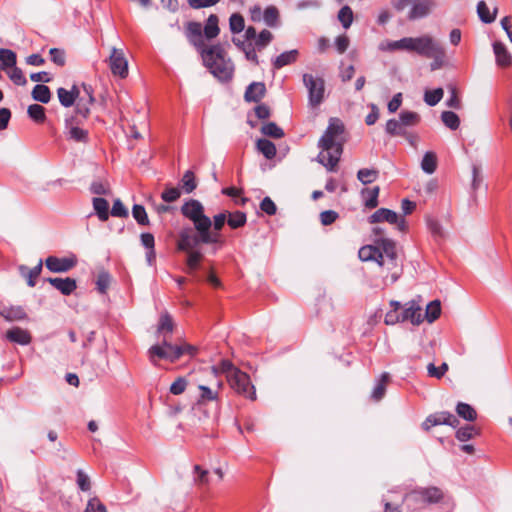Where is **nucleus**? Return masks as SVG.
I'll list each match as a JSON object with an SVG mask.
<instances>
[{
  "instance_id": "1",
  "label": "nucleus",
  "mask_w": 512,
  "mask_h": 512,
  "mask_svg": "<svg viewBox=\"0 0 512 512\" xmlns=\"http://www.w3.org/2000/svg\"><path fill=\"white\" fill-rule=\"evenodd\" d=\"M345 127L339 118H331L329 125L319 139L318 147L321 152L317 161L324 165L328 171H335L343 153Z\"/></svg>"
},
{
  "instance_id": "2",
  "label": "nucleus",
  "mask_w": 512,
  "mask_h": 512,
  "mask_svg": "<svg viewBox=\"0 0 512 512\" xmlns=\"http://www.w3.org/2000/svg\"><path fill=\"white\" fill-rule=\"evenodd\" d=\"M358 256L361 261H375L388 270L398 267L396 243L389 238H379L375 245H366L359 249Z\"/></svg>"
},
{
  "instance_id": "3",
  "label": "nucleus",
  "mask_w": 512,
  "mask_h": 512,
  "mask_svg": "<svg viewBox=\"0 0 512 512\" xmlns=\"http://www.w3.org/2000/svg\"><path fill=\"white\" fill-rule=\"evenodd\" d=\"M201 57L204 65L218 80L228 82L232 79L234 65L231 59L226 57L225 50L221 44H215L207 49H202Z\"/></svg>"
},
{
  "instance_id": "4",
  "label": "nucleus",
  "mask_w": 512,
  "mask_h": 512,
  "mask_svg": "<svg viewBox=\"0 0 512 512\" xmlns=\"http://www.w3.org/2000/svg\"><path fill=\"white\" fill-rule=\"evenodd\" d=\"M161 343L152 345L148 349V357L152 364H157V359L167 360L174 363L179 360L178 344L170 342V335L163 334Z\"/></svg>"
},
{
  "instance_id": "5",
  "label": "nucleus",
  "mask_w": 512,
  "mask_h": 512,
  "mask_svg": "<svg viewBox=\"0 0 512 512\" xmlns=\"http://www.w3.org/2000/svg\"><path fill=\"white\" fill-rule=\"evenodd\" d=\"M181 213L191 220L195 230L198 232L212 220L204 214V206L196 199H190L181 206Z\"/></svg>"
},
{
  "instance_id": "6",
  "label": "nucleus",
  "mask_w": 512,
  "mask_h": 512,
  "mask_svg": "<svg viewBox=\"0 0 512 512\" xmlns=\"http://www.w3.org/2000/svg\"><path fill=\"white\" fill-rule=\"evenodd\" d=\"M399 43L402 45L404 51L415 52L426 57L436 45L437 41L429 35H423L420 37H404L400 39Z\"/></svg>"
},
{
  "instance_id": "7",
  "label": "nucleus",
  "mask_w": 512,
  "mask_h": 512,
  "mask_svg": "<svg viewBox=\"0 0 512 512\" xmlns=\"http://www.w3.org/2000/svg\"><path fill=\"white\" fill-rule=\"evenodd\" d=\"M228 383L237 394L252 401L256 400L255 387L247 373L241 370L234 372V375L229 377Z\"/></svg>"
},
{
  "instance_id": "8",
  "label": "nucleus",
  "mask_w": 512,
  "mask_h": 512,
  "mask_svg": "<svg viewBox=\"0 0 512 512\" xmlns=\"http://www.w3.org/2000/svg\"><path fill=\"white\" fill-rule=\"evenodd\" d=\"M303 83L308 89L309 104L312 107L320 105L324 99L325 82L322 78L314 77L311 74L303 75Z\"/></svg>"
},
{
  "instance_id": "9",
  "label": "nucleus",
  "mask_w": 512,
  "mask_h": 512,
  "mask_svg": "<svg viewBox=\"0 0 512 512\" xmlns=\"http://www.w3.org/2000/svg\"><path fill=\"white\" fill-rule=\"evenodd\" d=\"M82 91L79 90V96L75 102V115L79 118L81 116L87 119L90 114V107L95 102L94 90L91 85L83 83L81 85Z\"/></svg>"
},
{
  "instance_id": "10",
  "label": "nucleus",
  "mask_w": 512,
  "mask_h": 512,
  "mask_svg": "<svg viewBox=\"0 0 512 512\" xmlns=\"http://www.w3.org/2000/svg\"><path fill=\"white\" fill-rule=\"evenodd\" d=\"M368 222L370 224L381 222L396 224L397 229L401 232H404L407 229L406 220L403 217H400L396 212L387 208H380L375 211L371 216H369Z\"/></svg>"
},
{
  "instance_id": "11",
  "label": "nucleus",
  "mask_w": 512,
  "mask_h": 512,
  "mask_svg": "<svg viewBox=\"0 0 512 512\" xmlns=\"http://www.w3.org/2000/svg\"><path fill=\"white\" fill-rule=\"evenodd\" d=\"M443 492L435 486L419 488L409 493L406 498L416 503L435 504L443 499Z\"/></svg>"
},
{
  "instance_id": "12",
  "label": "nucleus",
  "mask_w": 512,
  "mask_h": 512,
  "mask_svg": "<svg viewBox=\"0 0 512 512\" xmlns=\"http://www.w3.org/2000/svg\"><path fill=\"white\" fill-rule=\"evenodd\" d=\"M199 236L200 232H197L195 228L185 227L181 229L177 240L178 250L184 252L197 250L196 248L202 244Z\"/></svg>"
},
{
  "instance_id": "13",
  "label": "nucleus",
  "mask_w": 512,
  "mask_h": 512,
  "mask_svg": "<svg viewBox=\"0 0 512 512\" xmlns=\"http://www.w3.org/2000/svg\"><path fill=\"white\" fill-rule=\"evenodd\" d=\"M82 121L77 116H70L65 119V134L67 139L87 143L89 140L88 130L80 127Z\"/></svg>"
},
{
  "instance_id": "14",
  "label": "nucleus",
  "mask_w": 512,
  "mask_h": 512,
  "mask_svg": "<svg viewBox=\"0 0 512 512\" xmlns=\"http://www.w3.org/2000/svg\"><path fill=\"white\" fill-rule=\"evenodd\" d=\"M438 425H449L456 428L459 425L458 418L448 411L436 412L429 415L422 423V429L428 432L432 427Z\"/></svg>"
},
{
  "instance_id": "15",
  "label": "nucleus",
  "mask_w": 512,
  "mask_h": 512,
  "mask_svg": "<svg viewBox=\"0 0 512 512\" xmlns=\"http://www.w3.org/2000/svg\"><path fill=\"white\" fill-rule=\"evenodd\" d=\"M109 67L115 76L126 78L128 75V62L121 49L113 47L109 57Z\"/></svg>"
},
{
  "instance_id": "16",
  "label": "nucleus",
  "mask_w": 512,
  "mask_h": 512,
  "mask_svg": "<svg viewBox=\"0 0 512 512\" xmlns=\"http://www.w3.org/2000/svg\"><path fill=\"white\" fill-rule=\"evenodd\" d=\"M185 36L189 43L202 54V49H207L203 40L202 25L199 22L189 21L185 25Z\"/></svg>"
},
{
  "instance_id": "17",
  "label": "nucleus",
  "mask_w": 512,
  "mask_h": 512,
  "mask_svg": "<svg viewBox=\"0 0 512 512\" xmlns=\"http://www.w3.org/2000/svg\"><path fill=\"white\" fill-rule=\"evenodd\" d=\"M77 264L75 257L49 256L45 259L46 268L53 273H65L74 268Z\"/></svg>"
},
{
  "instance_id": "18",
  "label": "nucleus",
  "mask_w": 512,
  "mask_h": 512,
  "mask_svg": "<svg viewBox=\"0 0 512 512\" xmlns=\"http://www.w3.org/2000/svg\"><path fill=\"white\" fill-rule=\"evenodd\" d=\"M435 7L433 0H414L408 18L410 20L426 17Z\"/></svg>"
},
{
  "instance_id": "19",
  "label": "nucleus",
  "mask_w": 512,
  "mask_h": 512,
  "mask_svg": "<svg viewBox=\"0 0 512 512\" xmlns=\"http://www.w3.org/2000/svg\"><path fill=\"white\" fill-rule=\"evenodd\" d=\"M46 281L50 283L55 289L60 291L63 295L68 296L72 294L77 288L76 280L70 277L66 278H47Z\"/></svg>"
},
{
  "instance_id": "20",
  "label": "nucleus",
  "mask_w": 512,
  "mask_h": 512,
  "mask_svg": "<svg viewBox=\"0 0 512 512\" xmlns=\"http://www.w3.org/2000/svg\"><path fill=\"white\" fill-rule=\"evenodd\" d=\"M5 338L10 342L19 345H29L32 341L30 332L17 326L7 330Z\"/></svg>"
},
{
  "instance_id": "21",
  "label": "nucleus",
  "mask_w": 512,
  "mask_h": 512,
  "mask_svg": "<svg viewBox=\"0 0 512 512\" xmlns=\"http://www.w3.org/2000/svg\"><path fill=\"white\" fill-rule=\"evenodd\" d=\"M211 228L212 221L198 231L200 232V241H202V244L222 246L224 244V240L221 237L220 231L211 230Z\"/></svg>"
},
{
  "instance_id": "22",
  "label": "nucleus",
  "mask_w": 512,
  "mask_h": 512,
  "mask_svg": "<svg viewBox=\"0 0 512 512\" xmlns=\"http://www.w3.org/2000/svg\"><path fill=\"white\" fill-rule=\"evenodd\" d=\"M421 310V307L415 301L408 302L405 309L401 312L402 321L409 320L412 324L419 325L423 321Z\"/></svg>"
},
{
  "instance_id": "23",
  "label": "nucleus",
  "mask_w": 512,
  "mask_h": 512,
  "mask_svg": "<svg viewBox=\"0 0 512 512\" xmlns=\"http://www.w3.org/2000/svg\"><path fill=\"white\" fill-rule=\"evenodd\" d=\"M0 316H2L8 322L27 319V313L22 306L0 305Z\"/></svg>"
},
{
  "instance_id": "24",
  "label": "nucleus",
  "mask_w": 512,
  "mask_h": 512,
  "mask_svg": "<svg viewBox=\"0 0 512 512\" xmlns=\"http://www.w3.org/2000/svg\"><path fill=\"white\" fill-rule=\"evenodd\" d=\"M493 51L498 66L506 68L512 64V55L502 42L495 41L493 43Z\"/></svg>"
},
{
  "instance_id": "25",
  "label": "nucleus",
  "mask_w": 512,
  "mask_h": 512,
  "mask_svg": "<svg viewBox=\"0 0 512 512\" xmlns=\"http://www.w3.org/2000/svg\"><path fill=\"white\" fill-rule=\"evenodd\" d=\"M57 96L63 107H71L75 104L76 99L79 96V87L73 85L71 90L60 87L57 89Z\"/></svg>"
},
{
  "instance_id": "26",
  "label": "nucleus",
  "mask_w": 512,
  "mask_h": 512,
  "mask_svg": "<svg viewBox=\"0 0 512 512\" xmlns=\"http://www.w3.org/2000/svg\"><path fill=\"white\" fill-rule=\"evenodd\" d=\"M18 269L20 275L26 279L28 286L34 287L36 285V279L42 272L43 261L40 259L38 264L33 268H29L25 265H20Z\"/></svg>"
},
{
  "instance_id": "27",
  "label": "nucleus",
  "mask_w": 512,
  "mask_h": 512,
  "mask_svg": "<svg viewBox=\"0 0 512 512\" xmlns=\"http://www.w3.org/2000/svg\"><path fill=\"white\" fill-rule=\"evenodd\" d=\"M266 94L263 82H252L245 91L244 99L247 102H259Z\"/></svg>"
},
{
  "instance_id": "28",
  "label": "nucleus",
  "mask_w": 512,
  "mask_h": 512,
  "mask_svg": "<svg viewBox=\"0 0 512 512\" xmlns=\"http://www.w3.org/2000/svg\"><path fill=\"white\" fill-rule=\"evenodd\" d=\"M445 55V49L439 42H437L436 45L432 48V50L429 52V54L426 56V58H430L433 60L430 63L431 71L438 70L444 65Z\"/></svg>"
},
{
  "instance_id": "29",
  "label": "nucleus",
  "mask_w": 512,
  "mask_h": 512,
  "mask_svg": "<svg viewBox=\"0 0 512 512\" xmlns=\"http://www.w3.org/2000/svg\"><path fill=\"white\" fill-rule=\"evenodd\" d=\"M299 52L296 49L286 51L277 56L272 64L275 69H281L282 67L294 63L298 58Z\"/></svg>"
},
{
  "instance_id": "30",
  "label": "nucleus",
  "mask_w": 512,
  "mask_h": 512,
  "mask_svg": "<svg viewBox=\"0 0 512 512\" xmlns=\"http://www.w3.org/2000/svg\"><path fill=\"white\" fill-rule=\"evenodd\" d=\"M498 13V8L495 7L493 12H490L485 1L481 0L477 3V14L480 20L485 24H490L495 21Z\"/></svg>"
},
{
  "instance_id": "31",
  "label": "nucleus",
  "mask_w": 512,
  "mask_h": 512,
  "mask_svg": "<svg viewBox=\"0 0 512 512\" xmlns=\"http://www.w3.org/2000/svg\"><path fill=\"white\" fill-rule=\"evenodd\" d=\"M175 324L168 312H164L160 315L158 325H157V334L158 335H171L174 330Z\"/></svg>"
},
{
  "instance_id": "32",
  "label": "nucleus",
  "mask_w": 512,
  "mask_h": 512,
  "mask_svg": "<svg viewBox=\"0 0 512 512\" xmlns=\"http://www.w3.org/2000/svg\"><path fill=\"white\" fill-rule=\"evenodd\" d=\"M389 380H390L389 373L384 372L381 374L380 379L377 381V384L371 393L372 400L378 402L384 397V395L386 393V386H387Z\"/></svg>"
},
{
  "instance_id": "33",
  "label": "nucleus",
  "mask_w": 512,
  "mask_h": 512,
  "mask_svg": "<svg viewBox=\"0 0 512 512\" xmlns=\"http://www.w3.org/2000/svg\"><path fill=\"white\" fill-rule=\"evenodd\" d=\"M218 22L219 19L217 15L211 14L208 17L206 25L204 26V28H202L203 34L207 39H214L219 35L220 29L218 26Z\"/></svg>"
},
{
  "instance_id": "34",
  "label": "nucleus",
  "mask_w": 512,
  "mask_h": 512,
  "mask_svg": "<svg viewBox=\"0 0 512 512\" xmlns=\"http://www.w3.org/2000/svg\"><path fill=\"white\" fill-rule=\"evenodd\" d=\"M93 208L101 221H106L109 218V203L106 199L95 197L92 200Z\"/></svg>"
},
{
  "instance_id": "35",
  "label": "nucleus",
  "mask_w": 512,
  "mask_h": 512,
  "mask_svg": "<svg viewBox=\"0 0 512 512\" xmlns=\"http://www.w3.org/2000/svg\"><path fill=\"white\" fill-rule=\"evenodd\" d=\"M31 96L35 101L47 104L51 99V91L48 86L37 84L34 86Z\"/></svg>"
},
{
  "instance_id": "36",
  "label": "nucleus",
  "mask_w": 512,
  "mask_h": 512,
  "mask_svg": "<svg viewBox=\"0 0 512 512\" xmlns=\"http://www.w3.org/2000/svg\"><path fill=\"white\" fill-rule=\"evenodd\" d=\"M279 10L275 6H268L263 12V21L271 28H275L280 22Z\"/></svg>"
},
{
  "instance_id": "37",
  "label": "nucleus",
  "mask_w": 512,
  "mask_h": 512,
  "mask_svg": "<svg viewBox=\"0 0 512 512\" xmlns=\"http://www.w3.org/2000/svg\"><path fill=\"white\" fill-rule=\"evenodd\" d=\"M257 149L260 153H262L267 159H272L276 155V146L275 144L266 139H259L256 143Z\"/></svg>"
},
{
  "instance_id": "38",
  "label": "nucleus",
  "mask_w": 512,
  "mask_h": 512,
  "mask_svg": "<svg viewBox=\"0 0 512 512\" xmlns=\"http://www.w3.org/2000/svg\"><path fill=\"white\" fill-rule=\"evenodd\" d=\"M247 217L244 212H227V223L230 228L238 229L246 224Z\"/></svg>"
},
{
  "instance_id": "39",
  "label": "nucleus",
  "mask_w": 512,
  "mask_h": 512,
  "mask_svg": "<svg viewBox=\"0 0 512 512\" xmlns=\"http://www.w3.org/2000/svg\"><path fill=\"white\" fill-rule=\"evenodd\" d=\"M456 412L459 417L466 421H474L477 418L476 410L469 404L459 402L456 406Z\"/></svg>"
},
{
  "instance_id": "40",
  "label": "nucleus",
  "mask_w": 512,
  "mask_h": 512,
  "mask_svg": "<svg viewBox=\"0 0 512 512\" xmlns=\"http://www.w3.org/2000/svg\"><path fill=\"white\" fill-rule=\"evenodd\" d=\"M420 122V116L416 112L402 111L399 115V123L402 128L416 126Z\"/></svg>"
},
{
  "instance_id": "41",
  "label": "nucleus",
  "mask_w": 512,
  "mask_h": 512,
  "mask_svg": "<svg viewBox=\"0 0 512 512\" xmlns=\"http://www.w3.org/2000/svg\"><path fill=\"white\" fill-rule=\"evenodd\" d=\"M203 258V254L199 250H193L187 252V272L192 274L199 268V263Z\"/></svg>"
},
{
  "instance_id": "42",
  "label": "nucleus",
  "mask_w": 512,
  "mask_h": 512,
  "mask_svg": "<svg viewBox=\"0 0 512 512\" xmlns=\"http://www.w3.org/2000/svg\"><path fill=\"white\" fill-rule=\"evenodd\" d=\"M421 168L427 174H432L437 168V157L434 152H426L421 161Z\"/></svg>"
},
{
  "instance_id": "43",
  "label": "nucleus",
  "mask_w": 512,
  "mask_h": 512,
  "mask_svg": "<svg viewBox=\"0 0 512 512\" xmlns=\"http://www.w3.org/2000/svg\"><path fill=\"white\" fill-rule=\"evenodd\" d=\"M16 54L10 49H0L1 69H8L16 65Z\"/></svg>"
},
{
  "instance_id": "44",
  "label": "nucleus",
  "mask_w": 512,
  "mask_h": 512,
  "mask_svg": "<svg viewBox=\"0 0 512 512\" xmlns=\"http://www.w3.org/2000/svg\"><path fill=\"white\" fill-rule=\"evenodd\" d=\"M379 176L377 169L362 168L357 172V179L364 185L374 182Z\"/></svg>"
},
{
  "instance_id": "45",
  "label": "nucleus",
  "mask_w": 512,
  "mask_h": 512,
  "mask_svg": "<svg viewBox=\"0 0 512 512\" xmlns=\"http://www.w3.org/2000/svg\"><path fill=\"white\" fill-rule=\"evenodd\" d=\"M181 187L185 193L193 192L197 187V181L194 173L191 170H188L184 173L181 181Z\"/></svg>"
},
{
  "instance_id": "46",
  "label": "nucleus",
  "mask_w": 512,
  "mask_h": 512,
  "mask_svg": "<svg viewBox=\"0 0 512 512\" xmlns=\"http://www.w3.org/2000/svg\"><path fill=\"white\" fill-rule=\"evenodd\" d=\"M28 116L37 123H43L46 120L45 108L39 104H32L27 109Z\"/></svg>"
},
{
  "instance_id": "47",
  "label": "nucleus",
  "mask_w": 512,
  "mask_h": 512,
  "mask_svg": "<svg viewBox=\"0 0 512 512\" xmlns=\"http://www.w3.org/2000/svg\"><path fill=\"white\" fill-rule=\"evenodd\" d=\"M194 478L193 481L197 486L208 485L209 480V471L203 469L200 465H194L193 467Z\"/></svg>"
},
{
  "instance_id": "48",
  "label": "nucleus",
  "mask_w": 512,
  "mask_h": 512,
  "mask_svg": "<svg viewBox=\"0 0 512 512\" xmlns=\"http://www.w3.org/2000/svg\"><path fill=\"white\" fill-rule=\"evenodd\" d=\"M441 314V304L439 300H434L430 302L425 311V318L429 323L434 322L436 319L439 318Z\"/></svg>"
},
{
  "instance_id": "49",
  "label": "nucleus",
  "mask_w": 512,
  "mask_h": 512,
  "mask_svg": "<svg viewBox=\"0 0 512 512\" xmlns=\"http://www.w3.org/2000/svg\"><path fill=\"white\" fill-rule=\"evenodd\" d=\"M261 132L269 137L279 139L284 136V131L282 128H280L276 123L274 122H268L265 123L262 128Z\"/></svg>"
},
{
  "instance_id": "50",
  "label": "nucleus",
  "mask_w": 512,
  "mask_h": 512,
  "mask_svg": "<svg viewBox=\"0 0 512 512\" xmlns=\"http://www.w3.org/2000/svg\"><path fill=\"white\" fill-rule=\"evenodd\" d=\"M441 120L446 127L451 130L458 129L460 125V119L455 112L452 111H444L441 114Z\"/></svg>"
},
{
  "instance_id": "51",
  "label": "nucleus",
  "mask_w": 512,
  "mask_h": 512,
  "mask_svg": "<svg viewBox=\"0 0 512 512\" xmlns=\"http://www.w3.org/2000/svg\"><path fill=\"white\" fill-rule=\"evenodd\" d=\"M111 284V275L107 271L99 272L96 280V289L99 293L105 294Z\"/></svg>"
},
{
  "instance_id": "52",
  "label": "nucleus",
  "mask_w": 512,
  "mask_h": 512,
  "mask_svg": "<svg viewBox=\"0 0 512 512\" xmlns=\"http://www.w3.org/2000/svg\"><path fill=\"white\" fill-rule=\"evenodd\" d=\"M478 434L479 431L474 426L466 425L464 427L459 428L456 431V438L461 442H465L472 439L474 436Z\"/></svg>"
},
{
  "instance_id": "53",
  "label": "nucleus",
  "mask_w": 512,
  "mask_h": 512,
  "mask_svg": "<svg viewBox=\"0 0 512 512\" xmlns=\"http://www.w3.org/2000/svg\"><path fill=\"white\" fill-rule=\"evenodd\" d=\"M229 27L233 34L240 33L245 28V21L240 13H233L229 18Z\"/></svg>"
},
{
  "instance_id": "54",
  "label": "nucleus",
  "mask_w": 512,
  "mask_h": 512,
  "mask_svg": "<svg viewBox=\"0 0 512 512\" xmlns=\"http://www.w3.org/2000/svg\"><path fill=\"white\" fill-rule=\"evenodd\" d=\"M272 40L273 34L269 30L264 29L256 37L254 46L257 48V50L261 51L262 49L267 47Z\"/></svg>"
},
{
  "instance_id": "55",
  "label": "nucleus",
  "mask_w": 512,
  "mask_h": 512,
  "mask_svg": "<svg viewBox=\"0 0 512 512\" xmlns=\"http://www.w3.org/2000/svg\"><path fill=\"white\" fill-rule=\"evenodd\" d=\"M443 94H444V92H443L442 88L428 90L424 94V101L429 106H435L441 101V99L443 98Z\"/></svg>"
},
{
  "instance_id": "56",
  "label": "nucleus",
  "mask_w": 512,
  "mask_h": 512,
  "mask_svg": "<svg viewBox=\"0 0 512 512\" xmlns=\"http://www.w3.org/2000/svg\"><path fill=\"white\" fill-rule=\"evenodd\" d=\"M132 215L139 225H149V219L144 206L140 204H135L132 207Z\"/></svg>"
},
{
  "instance_id": "57",
  "label": "nucleus",
  "mask_w": 512,
  "mask_h": 512,
  "mask_svg": "<svg viewBox=\"0 0 512 512\" xmlns=\"http://www.w3.org/2000/svg\"><path fill=\"white\" fill-rule=\"evenodd\" d=\"M368 193L369 197L365 200V207L368 209H374L378 206V197L380 193V187L375 186L370 190H363L362 194Z\"/></svg>"
},
{
  "instance_id": "58",
  "label": "nucleus",
  "mask_w": 512,
  "mask_h": 512,
  "mask_svg": "<svg viewBox=\"0 0 512 512\" xmlns=\"http://www.w3.org/2000/svg\"><path fill=\"white\" fill-rule=\"evenodd\" d=\"M215 372H221L226 375L227 381L230 376L234 375V372L239 371L240 369L234 366V364L229 360H222L217 367H213Z\"/></svg>"
},
{
  "instance_id": "59",
  "label": "nucleus",
  "mask_w": 512,
  "mask_h": 512,
  "mask_svg": "<svg viewBox=\"0 0 512 512\" xmlns=\"http://www.w3.org/2000/svg\"><path fill=\"white\" fill-rule=\"evenodd\" d=\"M338 19L341 22V24L343 25V27L345 29H348L353 22L352 9L347 5L343 6L338 13Z\"/></svg>"
},
{
  "instance_id": "60",
  "label": "nucleus",
  "mask_w": 512,
  "mask_h": 512,
  "mask_svg": "<svg viewBox=\"0 0 512 512\" xmlns=\"http://www.w3.org/2000/svg\"><path fill=\"white\" fill-rule=\"evenodd\" d=\"M386 132L391 136H405L406 130L402 128L399 120L390 119L386 123Z\"/></svg>"
},
{
  "instance_id": "61",
  "label": "nucleus",
  "mask_w": 512,
  "mask_h": 512,
  "mask_svg": "<svg viewBox=\"0 0 512 512\" xmlns=\"http://www.w3.org/2000/svg\"><path fill=\"white\" fill-rule=\"evenodd\" d=\"M10 70L7 72L9 78L19 86H24L27 83V80L20 68L16 65L14 67L9 68Z\"/></svg>"
},
{
  "instance_id": "62",
  "label": "nucleus",
  "mask_w": 512,
  "mask_h": 512,
  "mask_svg": "<svg viewBox=\"0 0 512 512\" xmlns=\"http://www.w3.org/2000/svg\"><path fill=\"white\" fill-rule=\"evenodd\" d=\"M50 60L59 67H63L66 64L65 51L58 48H51L49 50Z\"/></svg>"
},
{
  "instance_id": "63",
  "label": "nucleus",
  "mask_w": 512,
  "mask_h": 512,
  "mask_svg": "<svg viewBox=\"0 0 512 512\" xmlns=\"http://www.w3.org/2000/svg\"><path fill=\"white\" fill-rule=\"evenodd\" d=\"M447 371L448 364L445 362L440 367H436L433 363H429L427 366L428 375L436 379H441Z\"/></svg>"
},
{
  "instance_id": "64",
  "label": "nucleus",
  "mask_w": 512,
  "mask_h": 512,
  "mask_svg": "<svg viewBox=\"0 0 512 512\" xmlns=\"http://www.w3.org/2000/svg\"><path fill=\"white\" fill-rule=\"evenodd\" d=\"M85 512H107V510L99 498L93 497L89 499Z\"/></svg>"
}]
</instances>
